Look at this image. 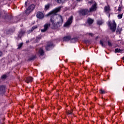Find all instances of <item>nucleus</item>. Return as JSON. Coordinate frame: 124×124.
Returning <instances> with one entry per match:
<instances>
[{
    "label": "nucleus",
    "instance_id": "23",
    "mask_svg": "<svg viewBox=\"0 0 124 124\" xmlns=\"http://www.w3.org/2000/svg\"><path fill=\"white\" fill-rule=\"evenodd\" d=\"M55 1H56L58 3H62L64 2L65 0H54Z\"/></svg>",
    "mask_w": 124,
    "mask_h": 124
},
{
    "label": "nucleus",
    "instance_id": "21",
    "mask_svg": "<svg viewBox=\"0 0 124 124\" xmlns=\"http://www.w3.org/2000/svg\"><path fill=\"white\" fill-rule=\"evenodd\" d=\"M104 22L103 20H98L97 21V25H102V24H103Z\"/></svg>",
    "mask_w": 124,
    "mask_h": 124
},
{
    "label": "nucleus",
    "instance_id": "8",
    "mask_svg": "<svg viewBox=\"0 0 124 124\" xmlns=\"http://www.w3.org/2000/svg\"><path fill=\"white\" fill-rule=\"evenodd\" d=\"M6 87L5 85H0V94H3L5 93Z\"/></svg>",
    "mask_w": 124,
    "mask_h": 124
},
{
    "label": "nucleus",
    "instance_id": "18",
    "mask_svg": "<svg viewBox=\"0 0 124 124\" xmlns=\"http://www.w3.org/2000/svg\"><path fill=\"white\" fill-rule=\"evenodd\" d=\"M77 41H78V38H77L71 39V42H72V43H75V42H77Z\"/></svg>",
    "mask_w": 124,
    "mask_h": 124
},
{
    "label": "nucleus",
    "instance_id": "17",
    "mask_svg": "<svg viewBox=\"0 0 124 124\" xmlns=\"http://www.w3.org/2000/svg\"><path fill=\"white\" fill-rule=\"evenodd\" d=\"M39 53L40 55V56H43L44 55V51L42 49V48H41L39 50Z\"/></svg>",
    "mask_w": 124,
    "mask_h": 124
},
{
    "label": "nucleus",
    "instance_id": "13",
    "mask_svg": "<svg viewBox=\"0 0 124 124\" xmlns=\"http://www.w3.org/2000/svg\"><path fill=\"white\" fill-rule=\"evenodd\" d=\"M71 39V37H70V36H66L62 38V40L63 41H69Z\"/></svg>",
    "mask_w": 124,
    "mask_h": 124
},
{
    "label": "nucleus",
    "instance_id": "34",
    "mask_svg": "<svg viewBox=\"0 0 124 124\" xmlns=\"http://www.w3.org/2000/svg\"><path fill=\"white\" fill-rule=\"evenodd\" d=\"M122 10V6H119L118 8V11H121Z\"/></svg>",
    "mask_w": 124,
    "mask_h": 124
},
{
    "label": "nucleus",
    "instance_id": "43",
    "mask_svg": "<svg viewBox=\"0 0 124 124\" xmlns=\"http://www.w3.org/2000/svg\"><path fill=\"white\" fill-rule=\"evenodd\" d=\"M1 16V14H0V16Z\"/></svg>",
    "mask_w": 124,
    "mask_h": 124
},
{
    "label": "nucleus",
    "instance_id": "31",
    "mask_svg": "<svg viewBox=\"0 0 124 124\" xmlns=\"http://www.w3.org/2000/svg\"><path fill=\"white\" fill-rule=\"evenodd\" d=\"M100 93H102V94H104V93H106V92H105V91L102 90V89H101L100 90Z\"/></svg>",
    "mask_w": 124,
    "mask_h": 124
},
{
    "label": "nucleus",
    "instance_id": "41",
    "mask_svg": "<svg viewBox=\"0 0 124 124\" xmlns=\"http://www.w3.org/2000/svg\"><path fill=\"white\" fill-rule=\"evenodd\" d=\"M92 1H89V3H92Z\"/></svg>",
    "mask_w": 124,
    "mask_h": 124
},
{
    "label": "nucleus",
    "instance_id": "12",
    "mask_svg": "<svg viewBox=\"0 0 124 124\" xmlns=\"http://www.w3.org/2000/svg\"><path fill=\"white\" fill-rule=\"evenodd\" d=\"M33 78H31V77H27L25 79V82L29 84V83H31V82H32Z\"/></svg>",
    "mask_w": 124,
    "mask_h": 124
},
{
    "label": "nucleus",
    "instance_id": "36",
    "mask_svg": "<svg viewBox=\"0 0 124 124\" xmlns=\"http://www.w3.org/2000/svg\"><path fill=\"white\" fill-rule=\"evenodd\" d=\"M67 114H68V115H71V114H72V112L69 111L67 112Z\"/></svg>",
    "mask_w": 124,
    "mask_h": 124
},
{
    "label": "nucleus",
    "instance_id": "9",
    "mask_svg": "<svg viewBox=\"0 0 124 124\" xmlns=\"http://www.w3.org/2000/svg\"><path fill=\"white\" fill-rule=\"evenodd\" d=\"M25 32L26 31L23 30L19 31L17 35L18 38H20V39L22 38V36H23V35L25 34Z\"/></svg>",
    "mask_w": 124,
    "mask_h": 124
},
{
    "label": "nucleus",
    "instance_id": "5",
    "mask_svg": "<svg viewBox=\"0 0 124 124\" xmlns=\"http://www.w3.org/2000/svg\"><path fill=\"white\" fill-rule=\"evenodd\" d=\"M104 11L105 13H107L108 15V17L110 18V11H111V9H110V6L108 5L104 7Z\"/></svg>",
    "mask_w": 124,
    "mask_h": 124
},
{
    "label": "nucleus",
    "instance_id": "44",
    "mask_svg": "<svg viewBox=\"0 0 124 124\" xmlns=\"http://www.w3.org/2000/svg\"><path fill=\"white\" fill-rule=\"evenodd\" d=\"M41 38V37H39V39H40Z\"/></svg>",
    "mask_w": 124,
    "mask_h": 124
},
{
    "label": "nucleus",
    "instance_id": "25",
    "mask_svg": "<svg viewBox=\"0 0 124 124\" xmlns=\"http://www.w3.org/2000/svg\"><path fill=\"white\" fill-rule=\"evenodd\" d=\"M121 32H122V28L117 29L116 31V33H118V34H121Z\"/></svg>",
    "mask_w": 124,
    "mask_h": 124
},
{
    "label": "nucleus",
    "instance_id": "35",
    "mask_svg": "<svg viewBox=\"0 0 124 124\" xmlns=\"http://www.w3.org/2000/svg\"><path fill=\"white\" fill-rule=\"evenodd\" d=\"M89 35H90V36H93V34L92 33H88Z\"/></svg>",
    "mask_w": 124,
    "mask_h": 124
},
{
    "label": "nucleus",
    "instance_id": "14",
    "mask_svg": "<svg viewBox=\"0 0 124 124\" xmlns=\"http://www.w3.org/2000/svg\"><path fill=\"white\" fill-rule=\"evenodd\" d=\"M29 9L31 12L34 8H35V6L34 4L31 5L28 8Z\"/></svg>",
    "mask_w": 124,
    "mask_h": 124
},
{
    "label": "nucleus",
    "instance_id": "42",
    "mask_svg": "<svg viewBox=\"0 0 124 124\" xmlns=\"http://www.w3.org/2000/svg\"><path fill=\"white\" fill-rule=\"evenodd\" d=\"M123 60L124 61V57H123Z\"/></svg>",
    "mask_w": 124,
    "mask_h": 124
},
{
    "label": "nucleus",
    "instance_id": "39",
    "mask_svg": "<svg viewBox=\"0 0 124 124\" xmlns=\"http://www.w3.org/2000/svg\"><path fill=\"white\" fill-rule=\"evenodd\" d=\"M95 40H96V39H98V36H96L95 38Z\"/></svg>",
    "mask_w": 124,
    "mask_h": 124
},
{
    "label": "nucleus",
    "instance_id": "45",
    "mask_svg": "<svg viewBox=\"0 0 124 124\" xmlns=\"http://www.w3.org/2000/svg\"><path fill=\"white\" fill-rule=\"evenodd\" d=\"M0 42H1V41L0 40Z\"/></svg>",
    "mask_w": 124,
    "mask_h": 124
},
{
    "label": "nucleus",
    "instance_id": "16",
    "mask_svg": "<svg viewBox=\"0 0 124 124\" xmlns=\"http://www.w3.org/2000/svg\"><path fill=\"white\" fill-rule=\"evenodd\" d=\"M4 19H8V20H11L12 19V16L11 15H6L4 17H3Z\"/></svg>",
    "mask_w": 124,
    "mask_h": 124
},
{
    "label": "nucleus",
    "instance_id": "27",
    "mask_svg": "<svg viewBox=\"0 0 124 124\" xmlns=\"http://www.w3.org/2000/svg\"><path fill=\"white\" fill-rule=\"evenodd\" d=\"M100 45H101V46L102 47H105V45H104V44L103 43V41H100Z\"/></svg>",
    "mask_w": 124,
    "mask_h": 124
},
{
    "label": "nucleus",
    "instance_id": "1",
    "mask_svg": "<svg viewBox=\"0 0 124 124\" xmlns=\"http://www.w3.org/2000/svg\"><path fill=\"white\" fill-rule=\"evenodd\" d=\"M62 9V6H59L58 8H55L54 10L47 14V16H51L50 19V22L51 23V29H58L62 25V22L63 20L62 19V16L61 15H59L55 19L54 16L56 15V13L60 12L61 9Z\"/></svg>",
    "mask_w": 124,
    "mask_h": 124
},
{
    "label": "nucleus",
    "instance_id": "40",
    "mask_svg": "<svg viewBox=\"0 0 124 124\" xmlns=\"http://www.w3.org/2000/svg\"><path fill=\"white\" fill-rule=\"evenodd\" d=\"M81 0H77V1H78V2H80V1H81Z\"/></svg>",
    "mask_w": 124,
    "mask_h": 124
},
{
    "label": "nucleus",
    "instance_id": "37",
    "mask_svg": "<svg viewBox=\"0 0 124 124\" xmlns=\"http://www.w3.org/2000/svg\"><path fill=\"white\" fill-rule=\"evenodd\" d=\"M27 3H28V1L25 2V7H27Z\"/></svg>",
    "mask_w": 124,
    "mask_h": 124
},
{
    "label": "nucleus",
    "instance_id": "24",
    "mask_svg": "<svg viewBox=\"0 0 124 124\" xmlns=\"http://www.w3.org/2000/svg\"><path fill=\"white\" fill-rule=\"evenodd\" d=\"M31 10L30 9H29V8L26 9V10L25 11V13H26V15H29V14H30V13H31Z\"/></svg>",
    "mask_w": 124,
    "mask_h": 124
},
{
    "label": "nucleus",
    "instance_id": "26",
    "mask_svg": "<svg viewBox=\"0 0 124 124\" xmlns=\"http://www.w3.org/2000/svg\"><path fill=\"white\" fill-rule=\"evenodd\" d=\"M6 78H7V76H6V75H3L1 77V79L2 80H5V79H6Z\"/></svg>",
    "mask_w": 124,
    "mask_h": 124
},
{
    "label": "nucleus",
    "instance_id": "7",
    "mask_svg": "<svg viewBox=\"0 0 124 124\" xmlns=\"http://www.w3.org/2000/svg\"><path fill=\"white\" fill-rule=\"evenodd\" d=\"M36 17L38 19H42L44 18V14L41 12H38L36 14Z\"/></svg>",
    "mask_w": 124,
    "mask_h": 124
},
{
    "label": "nucleus",
    "instance_id": "19",
    "mask_svg": "<svg viewBox=\"0 0 124 124\" xmlns=\"http://www.w3.org/2000/svg\"><path fill=\"white\" fill-rule=\"evenodd\" d=\"M50 6H51V4L50 3H48L45 6V10H48V9L50 8Z\"/></svg>",
    "mask_w": 124,
    "mask_h": 124
},
{
    "label": "nucleus",
    "instance_id": "2",
    "mask_svg": "<svg viewBox=\"0 0 124 124\" xmlns=\"http://www.w3.org/2000/svg\"><path fill=\"white\" fill-rule=\"evenodd\" d=\"M108 27H109L110 30L112 31V32L116 31V29H117V24L115 21H113V23H108Z\"/></svg>",
    "mask_w": 124,
    "mask_h": 124
},
{
    "label": "nucleus",
    "instance_id": "22",
    "mask_svg": "<svg viewBox=\"0 0 124 124\" xmlns=\"http://www.w3.org/2000/svg\"><path fill=\"white\" fill-rule=\"evenodd\" d=\"M120 52H123V49H121V48H116L115 49V53H120Z\"/></svg>",
    "mask_w": 124,
    "mask_h": 124
},
{
    "label": "nucleus",
    "instance_id": "4",
    "mask_svg": "<svg viewBox=\"0 0 124 124\" xmlns=\"http://www.w3.org/2000/svg\"><path fill=\"white\" fill-rule=\"evenodd\" d=\"M73 20V16H71L65 22L64 25V27H69L70 25L72 24V21Z\"/></svg>",
    "mask_w": 124,
    "mask_h": 124
},
{
    "label": "nucleus",
    "instance_id": "3",
    "mask_svg": "<svg viewBox=\"0 0 124 124\" xmlns=\"http://www.w3.org/2000/svg\"><path fill=\"white\" fill-rule=\"evenodd\" d=\"M79 13L80 15L82 16H85L89 14V9H82L79 11Z\"/></svg>",
    "mask_w": 124,
    "mask_h": 124
},
{
    "label": "nucleus",
    "instance_id": "10",
    "mask_svg": "<svg viewBox=\"0 0 124 124\" xmlns=\"http://www.w3.org/2000/svg\"><path fill=\"white\" fill-rule=\"evenodd\" d=\"M52 48H53V43H49L46 47V49L47 51H50Z\"/></svg>",
    "mask_w": 124,
    "mask_h": 124
},
{
    "label": "nucleus",
    "instance_id": "30",
    "mask_svg": "<svg viewBox=\"0 0 124 124\" xmlns=\"http://www.w3.org/2000/svg\"><path fill=\"white\" fill-rule=\"evenodd\" d=\"M23 46V43H20L18 45V48L17 49H20L22 46Z\"/></svg>",
    "mask_w": 124,
    "mask_h": 124
},
{
    "label": "nucleus",
    "instance_id": "33",
    "mask_svg": "<svg viewBox=\"0 0 124 124\" xmlns=\"http://www.w3.org/2000/svg\"><path fill=\"white\" fill-rule=\"evenodd\" d=\"M6 33L7 34H10V33H11L10 30H7L6 31Z\"/></svg>",
    "mask_w": 124,
    "mask_h": 124
},
{
    "label": "nucleus",
    "instance_id": "6",
    "mask_svg": "<svg viewBox=\"0 0 124 124\" xmlns=\"http://www.w3.org/2000/svg\"><path fill=\"white\" fill-rule=\"evenodd\" d=\"M50 26H51V24H50V23H46L44 26V28L43 29H42L41 30V31H42V32H45V31H47V30H48V29L49 28V27H50Z\"/></svg>",
    "mask_w": 124,
    "mask_h": 124
},
{
    "label": "nucleus",
    "instance_id": "20",
    "mask_svg": "<svg viewBox=\"0 0 124 124\" xmlns=\"http://www.w3.org/2000/svg\"><path fill=\"white\" fill-rule=\"evenodd\" d=\"M35 59H36V55H32L31 57H30L28 61H33Z\"/></svg>",
    "mask_w": 124,
    "mask_h": 124
},
{
    "label": "nucleus",
    "instance_id": "11",
    "mask_svg": "<svg viewBox=\"0 0 124 124\" xmlns=\"http://www.w3.org/2000/svg\"><path fill=\"white\" fill-rule=\"evenodd\" d=\"M96 10V3H95L89 9V12H93Z\"/></svg>",
    "mask_w": 124,
    "mask_h": 124
},
{
    "label": "nucleus",
    "instance_id": "32",
    "mask_svg": "<svg viewBox=\"0 0 124 124\" xmlns=\"http://www.w3.org/2000/svg\"><path fill=\"white\" fill-rule=\"evenodd\" d=\"M35 29H37V26H34L32 28L31 31H33L34 30H35Z\"/></svg>",
    "mask_w": 124,
    "mask_h": 124
},
{
    "label": "nucleus",
    "instance_id": "46",
    "mask_svg": "<svg viewBox=\"0 0 124 124\" xmlns=\"http://www.w3.org/2000/svg\"><path fill=\"white\" fill-rule=\"evenodd\" d=\"M31 108H33V107H32Z\"/></svg>",
    "mask_w": 124,
    "mask_h": 124
},
{
    "label": "nucleus",
    "instance_id": "38",
    "mask_svg": "<svg viewBox=\"0 0 124 124\" xmlns=\"http://www.w3.org/2000/svg\"><path fill=\"white\" fill-rule=\"evenodd\" d=\"M1 56H2V52L0 51V57H1Z\"/></svg>",
    "mask_w": 124,
    "mask_h": 124
},
{
    "label": "nucleus",
    "instance_id": "28",
    "mask_svg": "<svg viewBox=\"0 0 124 124\" xmlns=\"http://www.w3.org/2000/svg\"><path fill=\"white\" fill-rule=\"evenodd\" d=\"M117 17L119 19H122L123 18V14L118 15Z\"/></svg>",
    "mask_w": 124,
    "mask_h": 124
},
{
    "label": "nucleus",
    "instance_id": "15",
    "mask_svg": "<svg viewBox=\"0 0 124 124\" xmlns=\"http://www.w3.org/2000/svg\"><path fill=\"white\" fill-rule=\"evenodd\" d=\"M93 19L92 18H88V19L87 20V23L89 24V25H92V24L93 23Z\"/></svg>",
    "mask_w": 124,
    "mask_h": 124
},
{
    "label": "nucleus",
    "instance_id": "29",
    "mask_svg": "<svg viewBox=\"0 0 124 124\" xmlns=\"http://www.w3.org/2000/svg\"><path fill=\"white\" fill-rule=\"evenodd\" d=\"M108 45L109 46V47H112V43H111V42L108 41Z\"/></svg>",
    "mask_w": 124,
    "mask_h": 124
}]
</instances>
